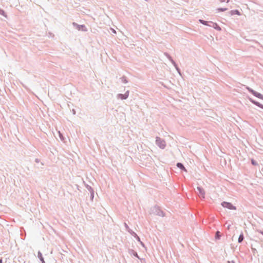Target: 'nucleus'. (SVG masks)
Segmentation results:
<instances>
[{
	"label": "nucleus",
	"instance_id": "nucleus-9",
	"mask_svg": "<svg viewBox=\"0 0 263 263\" xmlns=\"http://www.w3.org/2000/svg\"><path fill=\"white\" fill-rule=\"evenodd\" d=\"M176 166L177 167L181 169V170L184 171L185 172L187 171L186 168L184 166L183 164L180 162H178L176 164Z\"/></svg>",
	"mask_w": 263,
	"mask_h": 263
},
{
	"label": "nucleus",
	"instance_id": "nucleus-26",
	"mask_svg": "<svg viewBox=\"0 0 263 263\" xmlns=\"http://www.w3.org/2000/svg\"><path fill=\"white\" fill-rule=\"evenodd\" d=\"M228 263H235L234 260L228 261Z\"/></svg>",
	"mask_w": 263,
	"mask_h": 263
},
{
	"label": "nucleus",
	"instance_id": "nucleus-23",
	"mask_svg": "<svg viewBox=\"0 0 263 263\" xmlns=\"http://www.w3.org/2000/svg\"><path fill=\"white\" fill-rule=\"evenodd\" d=\"M221 2H229V0H220Z\"/></svg>",
	"mask_w": 263,
	"mask_h": 263
},
{
	"label": "nucleus",
	"instance_id": "nucleus-24",
	"mask_svg": "<svg viewBox=\"0 0 263 263\" xmlns=\"http://www.w3.org/2000/svg\"><path fill=\"white\" fill-rule=\"evenodd\" d=\"M35 162L36 163H39V162H40V160H39L38 158H36V159H35Z\"/></svg>",
	"mask_w": 263,
	"mask_h": 263
},
{
	"label": "nucleus",
	"instance_id": "nucleus-20",
	"mask_svg": "<svg viewBox=\"0 0 263 263\" xmlns=\"http://www.w3.org/2000/svg\"><path fill=\"white\" fill-rule=\"evenodd\" d=\"M59 136H60V138L61 140L63 141L64 139V138L63 136L62 135V134L60 132H59Z\"/></svg>",
	"mask_w": 263,
	"mask_h": 263
},
{
	"label": "nucleus",
	"instance_id": "nucleus-6",
	"mask_svg": "<svg viewBox=\"0 0 263 263\" xmlns=\"http://www.w3.org/2000/svg\"><path fill=\"white\" fill-rule=\"evenodd\" d=\"M129 94V91L127 90L125 92V93L124 94H122V93L118 94L117 96V97L118 99H121L122 100H125L128 97Z\"/></svg>",
	"mask_w": 263,
	"mask_h": 263
},
{
	"label": "nucleus",
	"instance_id": "nucleus-8",
	"mask_svg": "<svg viewBox=\"0 0 263 263\" xmlns=\"http://www.w3.org/2000/svg\"><path fill=\"white\" fill-rule=\"evenodd\" d=\"M249 100L251 102H252L254 105H256L257 106L263 109V105L260 104L259 102L252 99V98H249Z\"/></svg>",
	"mask_w": 263,
	"mask_h": 263
},
{
	"label": "nucleus",
	"instance_id": "nucleus-1",
	"mask_svg": "<svg viewBox=\"0 0 263 263\" xmlns=\"http://www.w3.org/2000/svg\"><path fill=\"white\" fill-rule=\"evenodd\" d=\"M156 144L158 147H159L161 149H164L165 147H166L165 141L159 137H156Z\"/></svg>",
	"mask_w": 263,
	"mask_h": 263
},
{
	"label": "nucleus",
	"instance_id": "nucleus-2",
	"mask_svg": "<svg viewBox=\"0 0 263 263\" xmlns=\"http://www.w3.org/2000/svg\"><path fill=\"white\" fill-rule=\"evenodd\" d=\"M124 227L126 229V230L132 235L138 241H140V237L137 235V234L134 232L133 230H132L127 224L126 222H124Z\"/></svg>",
	"mask_w": 263,
	"mask_h": 263
},
{
	"label": "nucleus",
	"instance_id": "nucleus-28",
	"mask_svg": "<svg viewBox=\"0 0 263 263\" xmlns=\"http://www.w3.org/2000/svg\"><path fill=\"white\" fill-rule=\"evenodd\" d=\"M73 112L74 114H75V111L74 110H73Z\"/></svg>",
	"mask_w": 263,
	"mask_h": 263
},
{
	"label": "nucleus",
	"instance_id": "nucleus-14",
	"mask_svg": "<svg viewBox=\"0 0 263 263\" xmlns=\"http://www.w3.org/2000/svg\"><path fill=\"white\" fill-rule=\"evenodd\" d=\"M220 237H221L220 232L219 231H217L215 233V239H219L220 238Z\"/></svg>",
	"mask_w": 263,
	"mask_h": 263
},
{
	"label": "nucleus",
	"instance_id": "nucleus-12",
	"mask_svg": "<svg viewBox=\"0 0 263 263\" xmlns=\"http://www.w3.org/2000/svg\"><path fill=\"white\" fill-rule=\"evenodd\" d=\"M243 239H244V236H243V233L241 232L238 237V241L239 243H241L242 242Z\"/></svg>",
	"mask_w": 263,
	"mask_h": 263
},
{
	"label": "nucleus",
	"instance_id": "nucleus-3",
	"mask_svg": "<svg viewBox=\"0 0 263 263\" xmlns=\"http://www.w3.org/2000/svg\"><path fill=\"white\" fill-rule=\"evenodd\" d=\"M247 89L250 93H251L252 95H253L255 97L263 100V95H262L254 90L253 89H252V88H251L249 87H247Z\"/></svg>",
	"mask_w": 263,
	"mask_h": 263
},
{
	"label": "nucleus",
	"instance_id": "nucleus-18",
	"mask_svg": "<svg viewBox=\"0 0 263 263\" xmlns=\"http://www.w3.org/2000/svg\"><path fill=\"white\" fill-rule=\"evenodd\" d=\"M251 163L252 165H253L254 166L258 165V163L254 159L251 160Z\"/></svg>",
	"mask_w": 263,
	"mask_h": 263
},
{
	"label": "nucleus",
	"instance_id": "nucleus-4",
	"mask_svg": "<svg viewBox=\"0 0 263 263\" xmlns=\"http://www.w3.org/2000/svg\"><path fill=\"white\" fill-rule=\"evenodd\" d=\"M153 211H154V213H155V214L158 216H161V217L165 216L164 213L163 212V211L162 210H161L160 207L158 206H155L154 207Z\"/></svg>",
	"mask_w": 263,
	"mask_h": 263
},
{
	"label": "nucleus",
	"instance_id": "nucleus-16",
	"mask_svg": "<svg viewBox=\"0 0 263 263\" xmlns=\"http://www.w3.org/2000/svg\"><path fill=\"white\" fill-rule=\"evenodd\" d=\"M231 14H238V15H240V12H239L238 10H234V11H231Z\"/></svg>",
	"mask_w": 263,
	"mask_h": 263
},
{
	"label": "nucleus",
	"instance_id": "nucleus-13",
	"mask_svg": "<svg viewBox=\"0 0 263 263\" xmlns=\"http://www.w3.org/2000/svg\"><path fill=\"white\" fill-rule=\"evenodd\" d=\"M122 82L123 83H127L128 82V81L127 80V78L125 76H123L120 78Z\"/></svg>",
	"mask_w": 263,
	"mask_h": 263
},
{
	"label": "nucleus",
	"instance_id": "nucleus-10",
	"mask_svg": "<svg viewBox=\"0 0 263 263\" xmlns=\"http://www.w3.org/2000/svg\"><path fill=\"white\" fill-rule=\"evenodd\" d=\"M37 257H39L40 260L41 261L42 263H46L45 260H44V258H43V257L42 256V253L40 251H38Z\"/></svg>",
	"mask_w": 263,
	"mask_h": 263
},
{
	"label": "nucleus",
	"instance_id": "nucleus-22",
	"mask_svg": "<svg viewBox=\"0 0 263 263\" xmlns=\"http://www.w3.org/2000/svg\"><path fill=\"white\" fill-rule=\"evenodd\" d=\"M257 231L258 233H259L263 235V231H261V230H257Z\"/></svg>",
	"mask_w": 263,
	"mask_h": 263
},
{
	"label": "nucleus",
	"instance_id": "nucleus-5",
	"mask_svg": "<svg viewBox=\"0 0 263 263\" xmlns=\"http://www.w3.org/2000/svg\"><path fill=\"white\" fill-rule=\"evenodd\" d=\"M221 205L224 207V208H226L228 209H230V210H236V206H234L230 202H226V201H223L221 203Z\"/></svg>",
	"mask_w": 263,
	"mask_h": 263
},
{
	"label": "nucleus",
	"instance_id": "nucleus-17",
	"mask_svg": "<svg viewBox=\"0 0 263 263\" xmlns=\"http://www.w3.org/2000/svg\"><path fill=\"white\" fill-rule=\"evenodd\" d=\"M174 68H175V70L179 73V74L180 76H182L180 69H179V67L176 66V67H174Z\"/></svg>",
	"mask_w": 263,
	"mask_h": 263
},
{
	"label": "nucleus",
	"instance_id": "nucleus-11",
	"mask_svg": "<svg viewBox=\"0 0 263 263\" xmlns=\"http://www.w3.org/2000/svg\"><path fill=\"white\" fill-rule=\"evenodd\" d=\"M129 253L130 254H133V255H134L137 258H138L139 259L140 258L138 253L136 251H135L134 250H133V249L129 250Z\"/></svg>",
	"mask_w": 263,
	"mask_h": 263
},
{
	"label": "nucleus",
	"instance_id": "nucleus-7",
	"mask_svg": "<svg viewBox=\"0 0 263 263\" xmlns=\"http://www.w3.org/2000/svg\"><path fill=\"white\" fill-rule=\"evenodd\" d=\"M197 190L198 192V194L199 196H200L202 198H205V191L204 189L200 186H198L197 187Z\"/></svg>",
	"mask_w": 263,
	"mask_h": 263
},
{
	"label": "nucleus",
	"instance_id": "nucleus-27",
	"mask_svg": "<svg viewBox=\"0 0 263 263\" xmlns=\"http://www.w3.org/2000/svg\"><path fill=\"white\" fill-rule=\"evenodd\" d=\"M0 263H3V260L2 258H0Z\"/></svg>",
	"mask_w": 263,
	"mask_h": 263
},
{
	"label": "nucleus",
	"instance_id": "nucleus-15",
	"mask_svg": "<svg viewBox=\"0 0 263 263\" xmlns=\"http://www.w3.org/2000/svg\"><path fill=\"white\" fill-rule=\"evenodd\" d=\"M86 188L89 191V192L93 191V189L88 184L85 185Z\"/></svg>",
	"mask_w": 263,
	"mask_h": 263
},
{
	"label": "nucleus",
	"instance_id": "nucleus-25",
	"mask_svg": "<svg viewBox=\"0 0 263 263\" xmlns=\"http://www.w3.org/2000/svg\"><path fill=\"white\" fill-rule=\"evenodd\" d=\"M140 244L143 246V247H144V244L143 243V242H142L140 240V241H139Z\"/></svg>",
	"mask_w": 263,
	"mask_h": 263
},
{
	"label": "nucleus",
	"instance_id": "nucleus-19",
	"mask_svg": "<svg viewBox=\"0 0 263 263\" xmlns=\"http://www.w3.org/2000/svg\"><path fill=\"white\" fill-rule=\"evenodd\" d=\"M90 199L92 201L93 199L94 198V191L90 192Z\"/></svg>",
	"mask_w": 263,
	"mask_h": 263
},
{
	"label": "nucleus",
	"instance_id": "nucleus-21",
	"mask_svg": "<svg viewBox=\"0 0 263 263\" xmlns=\"http://www.w3.org/2000/svg\"><path fill=\"white\" fill-rule=\"evenodd\" d=\"M227 9V8H219L217 9L218 11H226Z\"/></svg>",
	"mask_w": 263,
	"mask_h": 263
}]
</instances>
